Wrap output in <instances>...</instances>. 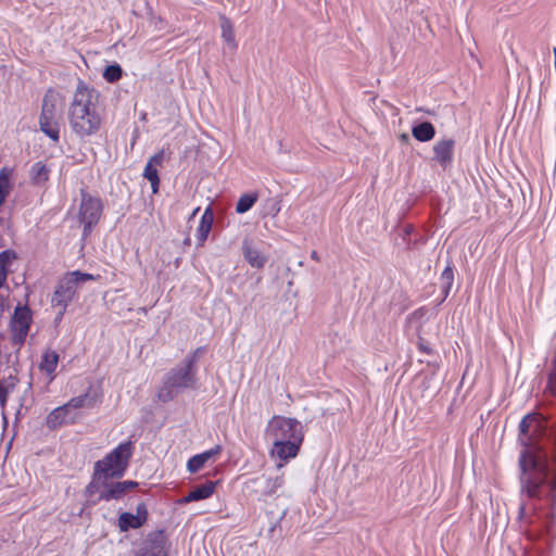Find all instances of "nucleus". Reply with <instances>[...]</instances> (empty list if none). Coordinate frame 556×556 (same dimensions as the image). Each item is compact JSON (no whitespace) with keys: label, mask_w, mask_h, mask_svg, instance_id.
<instances>
[{"label":"nucleus","mask_w":556,"mask_h":556,"mask_svg":"<svg viewBox=\"0 0 556 556\" xmlns=\"http://www.w3.org/2000/svg\"><path fill=\"white\" fill-rule=\"evenodd\" d=\"M547 388L556 397V352ZM520 514L533 510L529 535L549 543L556 538V421L529 413L519 422Z\"/></svg>","instance_id":"1"},{"label":"nucleus","mask_w":556,"mask_h":556,"mask_svg":"<svg viewBox=\"0 0 556 556\" xmlns=\"http://www.w3.org/2000/svg\"><path fill=\"white\" fill-rule=\"evenodd\" d=\"M99 92L78 78L72 102L68 108V124L80 139L98 132L102 118L98 112Z\"/></svg>","instance_id":"2"},{"label":"nucleus","mask_w":556,"mask_h":556,"mask_svg":"<svg viewBox=\"0 0 556 556\" xmlns=\"http://www.w3.org/2000/svg\"><path fill=\"white\" fill-rule=\"evenodd\" d=\"M197 388L198 371L180 362L164 375L156 396L162 403H168L185 391Z\"/></svg>","instance_id":"3"},{"label":"nucleus","mask_w":556,"mask_h":556,"mask_svg":"<svg viewBox=\"0 0 556 556\" xmlns=\"http://www.w3.org/2000/svg\"><path fill=\"white\" fill-rule=\"evenodd\" d=\"M131 456L132 442H122L102 459L97 460L93 470L102 478H122L128 468Z\"/></svg>","instance_id":"4"},{"label":"nucleus","mask_w":556,"mask_h":556,"mask_svg":"<svg viewBox=\"0 0 556 556\" xmlns=\"http://www.w3.org/2000/svg\"><path fill=\"white\" fill-rule=\"evenodd\" d=\"M103 213V203L99 197L91 195L85 189L80 190V203L76 222L83 227L81 240L85 241L98 225Z\"/></svg>","instance_id":"5"},{"label":"nucleus","mask_w":556,"mask_h":556,"mask_svg":"<svg viewBox=\"0 0 556 556\" xmlns=\"http://www.w3.org/2000/svg\"><path fill=\"white\" fill-rule=\"evenodd\" d=\"M264 437L270 443L295 441L296 439L304 440L303 426L295 418L276 415L268 420Z\"/></svg>","instance_id":"6"},{"label":"nucleus","mask_w":556,"mask_h":556,"mask_svg":"<svg viewBox=\"0 0 556 556\" xmlns=\"http://www.w3.org/2000/svg\"><path fill=\"white\" fill-rule=\"evenodd\" d=\"M111 478H103V490L100 491V495L92 500V504H97L101 501H118L122 500L129 491L138 486V482L134 480H124L112 482L109 481Z\"/></svg>","instance_id":"7"},{"label":"nucleus","mask_w":556,"mask_h":556,"mask_svg":"<svg viewBox=\"0 0 556 556\" xmlns=\"http://www.w3.org/2000/svg\"><path fill=\"white\" fill-rule=\"evenodd\" d=\"M31 309L28 306L16 307L11 319V334L13 344H23L29 331Z\"/></svg>","instance_id":"8"},{"label":"nucleus","mask_w":556,"mask_h":556,"mask_svg":"<svg viewBox=\"0 0 556 556\" xmlns=\"http://www.w3.org/2000/svg\"><path fill=\"white\" fill-rule=\"evenodd\" d=\"M168 539L164 530H155L147 535L137 556H168Z\"/></svg>","instance_id":"9"},{"label":"nucleus","mask_w":556,"mask_h":556,"mask_svg":"<svg viewBox=\"0 0 556 556\" xmlns=\"http://www.w3.org/2000/svg\"><path fill=\"white\" fill-rule=\"evenodd\" d=\"M59 354L53 350H46L42 355L39 364L37 365V369L42 375V378L37 379V386H40V389L47 390L48 386L55 378V370L59 364Z\"/></svg>","instance_id":"10"},{"label":"nucleus","mask_w":556,"mask_h":556,"mask_svg":"<svg viewBox=\"0 0 556 556\" xmlns=\"http://www.w3.org/2000/svg\"><path fill=\"white\" fill-rule=\"evenodd\" d=\"M303 440L296 439L295 441H276L271 443L269 454L273 458L278 459L280 463L278 468L285 466L290 459L295 458L300 452Z\"/></svg>","instance_id":"11"},{"label":"nucleus","mask_w":556,"mask_h":556,"mask_svg":"<svg viewBox=\"0 0 556 556\" xmlns=\"http://www.w3.org/2000/svg\"><path fill=\"white\" fill-rule=\"evenodd\" d=\"M456 141L453 138H443L432 147V161L440 165L443 170L448 169L454 161Z\"/></svg>","instance_id":"12"},{"label":"nucleus","mask_w":556,"mask_h":556,"mask_svg":"<svg viewBox=\"0 0 556 556\" xmlns=\"http://www.w3.org/2000/svg\"><path fill=\"white\" fill-rule=\"evenodd\" d=\"M241 251L244 260L253 268L261 269L267 263V256L261 252L254 241L249 237L243 239Z\"/></svg>","instance_id":"13"},{"label":"nucleus","mask_w":556,"mask_h":556,"mask_svg":"<svg viewBox=\"0 0 556 556\" xmlns=\"http://www.w3.org/2000/svg\"><path fill=\"white\" fill-rule=\"evenodd\" d=\"M63 285L68 287V290L72 291V294L76 296L78 288L86 283L87 281H94L97 279L96 276L89 273L81 271L79 269L67 271L61 278Z\"/></svg>","instance_id":"14"},{"label":"nucleus","mask_w":556,"mask_h":556,"mask_svg":"<svg viewBox=\"0 0 556 556\" xmlns=\"http://www.w3.org/2000/svg\"><path fill=\"white\" fill-rule=\"evenodd\" d=\"M222 445L217 444L214 447L206 450L202 453L191 456L187 462V469L191 473L198 472L204 465L214 456L222 452Z\"/></svg>","instance_id":"15"},{"label":"nucleus","mask_w":556,"mask_h":556,"mask_svg":"<svg viewBox=\"0 0 556 556\" xmlns=\"http://www.w3.org/2000/svg\"><path fill=\"white\" fill-rule=\"evenodd\" d=\"M213 223L214 213L212 207L207 206L200 218V223L195 232L198 247H202L207 240Z\"/></svg>","instance_id":"16"},{"label":"nucleus","mask_w":556,"mask_h":556,"mask_svg":"<svg viewBox=\"0 0 556 556\" xmlns=\"http://www.w3.org/2000/svg\"><path fill=\"white\" fill-rule=\"evenodd\" d=\"M75 420V415H73L71 412H67L66 406L62 405L56 408H54L48 416H47V426L50 429H55L64 424H70Z\"/></svg>","instance_id":"17"},{"label":"nucleus","mask_w":556,"mask_h":556,"mask_svg":"<svg viewBox=\"0 0 556 556\" xmlns=\"http://www.w3.org/2000/svg\"><path fill=\"white\" fill-rule=\"evenodd\" d=\"M40 130L54 143L60 140V123L56 116H42L39 117Z\"/></svg>","instance_id":"18"},{"label":"nucleus","mask_w":556,"mask_h":556,"mask_svg":"<svg viewBox=\"0 0 556 556\" xmlns=\"http://www.w3.org/2000/svg\"><path fill=\"white\" fill-rule=\"evenodd\" d=\"M215 486L216 482L213 481L197 485L184 497L182 503L206 500L214 493Z\"/></svg>","instance_id":"19"},{"label":"nucleus","mask_w":556,"mask_h":556,"mask_svg":"<svg viewBox=\"0 0 556 556\" xmlns=\"http://www.w3.org/2000/svg\"><path fill=\"white\" fill-rule=\"evenodd\" d=\"M412 136L419 142H429L435 136V127L429 121L415 123L412 126Z\"/></svg>","instance_id":"20"},{"label":"nucleus","mask_w":556,"mask_h":556,"mask_svg":"<svg viewBox=\"0 0 556 556\" xmlns=\"http://www.w3.org/2000/svg\"><path fill=\"white\" fill-rule=\"evenodd\" d=\"M74 299L75 296L68 290V287H65L61 279H59L51 296V306H68Z\"/></svg>","instance_id":"21"},{"label":"nucleus","mask_w":556,"mask_h":556,"mask_svg":"<svg viewBox=\"0 0 556 556\" xmlns=\"http://www.w3.org/2000/svg\"><path fill=\"white\" fill-rule=\"evenodd\" d=\"M61 101V94L54 89H49L42 99L41 114L42 116H56V106Z\"/></svg>","instance_id":"22"},{"label":"nucleus","mask_w":556,"mask_h":556,"mask_svg":"<svg viewBox=\"0 0 556 556\" xmlns=\"http://www.w3.org/2000/svg\"><path fill=\"white\" fill-rule=\"evenodd\" d=\"M220 28H222V38L227 45V48L233 52L238 45L235 39V30L232 23L229 18L223 16L220 20Z\"/></svg>","instance_id":"23"},{"label":"nucleus","mask_w":556,"mask_h":556,"mask_svg":"<svg viewBox=\"0 0 556 556\" xmlns=\"http://www.w3.org/2000/svg\"><path fill=\"white\" fill-rule=\"evenodd\" d=\"M15 258V252L12 250L0 252V288L5 285L8 273Z\"/></svg>","instance_id":"24"},{"label":"nucleus","mask_w":556,"mask_h":556,"mask_svg":"<svg viewBox=\"0 0 556 556\" xmlns=\"http://www.w3.org/2000/svg\"><path fill=\"white\" fill-rule=\"evenodd\" d=\"M143 525L132 513L124 511L118 516V529L121 532H127L131 529H139Z\"/></svg>","instance_id":"25"},{"label":"nucleus","mask_w":556,"mask_h":556,"mask_svg":"<svg viewBox=\"0 0 556 556\" xmlns=\"http://www.w3.org/2000/svg\"><path fill=\"white\" fill-rule=\"evenodd\" d=\"M96 403V399L90 396L89 393L80 394L71 399L64 406H66L67 412L72 409H78L83 407H92Z\"/></svg>","instance_id":"26"},{"label":"nucleus","mask_w":556,"mask_h":556,"mask_svg":"<svg viewBox=\"0 0 556 556\" xmlns=\"http://www.w3.org/2000/svg\"><path fill=\"white\" fill-rule=\"evenodd\" d=\"M257 199L258 195L255 192L243 193L236 204V212L238 214H244L249 212L254 206Z\"/></svg>","instance_id":"27"},{"label":"nucleus","mask_w":556,"mask_h":556,"mask_svg":"<svg viewBox=\"0 0 556 556\" xmlns=\"http://www.w3.org/2000/svg\"><path fill=\"white\" fill-rule=\"evenodd\" d=\"M142 175L150 182L152 193H157L160 188V176L157 168L152 166L151 163H147Z\"/></svg>","instance_id":"28"},{"label":"nucleus","mask_w":556,"mask_h":556,"mask_svg":"<svg viewBox=\"0 0 556 556\" xmlns=\"http://www.w3.org/2000/svg\"><path fill=\"white\" fill-rule=\"evenodd\" d=\"M103 490V478L93 470L92 479L85 489V495L92 498L96 495H100V491Z\"/></svg>","instance_id":"29"},{"label":"nucleus","mask_w":556,"mask_h":556,"mask_svg":"<svg viewBox=\"0 0 556 556\" xmlns=\"http://www.w3.org/2000/svg\"><path fill=\"white\" fill-rule=\"evenodd\" d=\"M102 76L108 83H116L123 77V68L114 62L104 68Z\"/></svg>","instance_id":"30"},{"label":"nucleus","mask_w":556,"mask_h":556,"mask_svg":"<svg viewBox=\"0 0 556 556\" xmlns=\"http://www.w3.org/2000/svg\"><path fill=\"white\" fill-rule=\"evenodd\" d=\"M282 484H283L282 476L265 477L263 493L265 495H273L279 488L282 486Z\"/></svg>","instance_id":"31"},{"label":"nucleus","mask_w":556,"mask_h":556,"mask_svg":"<svg viewBox=\"0 0 556 556\" xmlns=\"http://www.w3.org/2000/svg\"><path fill=\"white\" fill-rule=\"evenodd\" d=\"M205 351L206 346H198L195 350L186 355L181 362L198 371V362L205 353Z\"/></svg>","instance_id":"32"},{"label":"nucleus","mask_w":556,"mask_h":556,"mask_svg":"<svg viewBox=\"0 0 556 556\" xmlns=\"http://www.w3.org/2000/svg\"><path fill=\"white\" fill-rule=\"evenodd\" d=\"M10 189L9 176L7 174V168L3 167L0 170V207L4 203Z\"/></svg>","instance_id":"33"},{"label":"nucleus","mask_w":556,"mask_h":556,"mask_svg":"<svg viewBox=\"0 0 556 556\" xmlns=\"http://www.w3.org/2000/svg\"><path fill=\"white\" fill-rule=\"evenodd\" d=\"M441 283L453 285L454 282V268L451 261L447 262L445 268L440 276Z\"/></svg>","instance_id":"34"},{"label":"nucleus","mask_w":556,"mask_h":556,"mask_svg":"<svg viewBox=\"0 0 556 556\" xmlns=\"http://www.w3.org/2000/svg\"><path fill=\"white\" fill-rule=\"evenodd\" d=\"M148 508L144 503H139L136 507V514H134L136 517H138L142 525L147 522L148 519Z\"/></svg>","instance_id":"35"},{"label":"nucleus","mask_w":556,"mask_h":556,"mask_svg":"<svg viewBox=\"0 0 556 556\" xmlns=\"http://www.w3.org/2000/svg\"><path fill=\"white\" fill-rule=\"evenodd\" d=\"M165 160V151L164 150H160L159 152H156L155 154H153L149 161L147 163H151L152 166L156 167L157 166H162L163 162Z\"/></svg>","instance_id":"36"},{"label":"nucleus","mask_w":556,"mask_h":556,"mask_svg":"<svg viewBox=\"0 0 556 556\" xmlns=\"http://www.w3.org/2000/svg\"><path fill=\"white\" fill-rule=\"evenodd\" d=\"M48 180V170L45 164H41V162H37V186L41 181Z\"/></svg>","instance_id":"37"},{"label":"nucleus","mask_w":556,"mask_h":556,"mask_svg":"<svg viewBox=\"0 0 556 556\" xmlns=\"http://www.w3.org/2000/svg\"><path fill=\"white\" fill-rule=\"evenodd\" d=\"M417 348L419 350V352L424 353V354H427V355H431L433 353V350L432 348L430 346V344L422 338H418V341H417Z\"/></svg>","instance_id":"38"},{"label":"nucleus","mask_w":556,"mask_h":556,"mask_svg":"<svg viewBox=\"0 0 556 556\" xmlns=\"http://www.w3.org/2000/svg\"><path fill=\"white\" fill-rule=\"evenodd\" d=\"M53 308L58 309L55 317H54V324L58 325L61 323V320L64 317V314L66 313L67 306H52Z\"/></svg>","instance_id":"39"},{"label":"nucleus","mask_w":556,"mask_h":556,"mask_svg":"<svg viewBox=\"0 0 556 556\" xmlns=\"http://www.w3.org/2000/svg\"><path fill=\"white\" fill-rule=\"evenodd\" d=\"M452 287H453V285L441 283L442 299H441L440 303H442L446 300V298L448 296V294L451 292Z\"/></svg>","instance_id":"40"},{"label":"nucleus","mask_w":556,"mask_h":556,"mask_svg":"<svg viewBox=\"0 0 556 556\" xmlns=\"http://www.w3.org/2000/svg\"><path fill=\"white\" fill-rule=\"evenodd\" d=\"M8 390L0 382V403H4L7 401Z\"/></svg>","instance_id":"41"},{"label":"nucleus","mask_w":556,"mask_h":556,"mask_svg":"<svg viewBox=\"0 0 556 556\" xmlns=\"http://www.w3.org/2000/svg\"><path fill=\"white\" fill-rule=\"evenodd\" d=\"M311 258L314 260V261H319V255L316 251H312L311 252Z\"/></svg>","instance_id":"42"},{"label":"nucleus","mask_w":556,"mask_h":556,"mask_svg":"<svg viewBox=\"0 0 556 556\" xmlns=\"http://www.w3.org/2000/svg\"><path fill=\"white\" fill-rule=\"evenodd\" d=\"M200 211V206H197L190 214L189 219L193 218Z\"/></svg>","instance_id":"43"},{"label":"nucleus","mask_w":556,"mask_h":556,"mask_svg":"<svg viewBox=\"0 0 556 556\" xmlns=\"http://www.w3.org/2000/svg\"><path fill=\"white\" fill-rule=\"evenodd\" d=\"M413 226L408 225L406 228H405V236H409L412 232H413Z\"/></svg>","instance_id":"44"},{"label":"nucleus","mask_w":556,"mask_h":556,"mask_svg":"<svg viewBox=\"0 0 556 556\" xmlns=\"http://www.w3.org/2000/svg\"><path fill=\"white\" fill-rule=\"evenodd\" d=\"M29 177L31 179H35V165H33L30 168H29Z\"/></svg>","instance_id":"45"},{"label":"nucleus","mask_w":556,"mask_h":556,"mask_svg":"<svg viewBox=\"0 0 556 556\" xmlns=\"http://www.w3.org/2000/svg\"><path fill=\"white\" fill-rule=\"evenodd\" d=\"M189 242H190V239H189V238H187V239L185 240V243H188V244H189Z\"/></svg>","instance_id":"46"}]
</instances>
